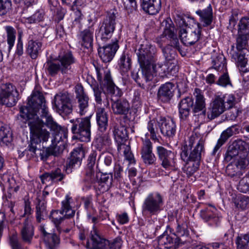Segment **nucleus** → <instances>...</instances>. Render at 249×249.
Masks as SVG:
<instances>
[{
  "mask_svg": "<svg viewBox=\"0 0 249 249\" xmlns=\"http://www.w3.org/2000/svg\"><path fill=\"white\" fill-rule=\"evenodd\" d=\"M20 117L28 122L30 127V144L27 149L32 153V155H36V144L47 142L51 138V133L45 128L47 126L54 133L48 150L50 154L56 156L59 152L61 144H58L62 140L64 131L49 114L45 98L39 90L34 89L27 106L20 108Z\"/></svg>",
  "mask_w": 249,
  "mask_h": 249,
  "instance_id": "1",
  "label": "nucleus"
},
{
  "mask_svg": "<svg viewBox=\"0 0 249 249\" xmlns=\"http://www.w3.org/2000/svg\"><path fill=\"white\" fill-rule=\"evenodd\" d=\"M135 52L142 69V78L146 82L152 80L154 76H167V65L156 63L158 57L155 46L148 43L141 44Z\"/></svg>",
  "mask_w": 249,
  "mask_h": 249,
  "instance_id": "2",
  "label": "nucleus"
},
{
  "mask_svg": "<svg viewBox=\"0 0 249 249\" xmlns=\"http://www.w3.org/2000/svg\"><path fill=\"white\" fill-rule=\"evenodd\" d=\"M189 234L187 223L183 222L178 224L176 233H164L160 235L159 237V243L164 245L167 249H176L180 244L186 242L184 238L188 237Z\"/></svg>",
  "mask_w": 249,
  "mask_h": 249,
  "instance_id": "3",
  "label": "nucleus"
},
{
  "mask_svg": "<svg viewBox=\"0 0 249 249\" xmlns=\"http://www.w3.org/2000/svg\"><path fill=\"white\" fill-rule=\"evenodd\" d=\"M57 62L48 61L46 69L52 76L55 75L58 71L62 74H69L73 71L72 65L75 59L71 52H66L58 56Z\"/></svg>",
  "mask_w": 249,
  "mask_h": 249,
  "instance_id": "4",
  "label": "nucleus"
},
{
  "mask_svg": "<svg viewBox=\"0 0 249 249\" xmlns=\"http://www.w3.org/2000/svg\"><path fill=\"white\" fill-rule=\"evenodd\" d=\"M120 239H115L112 242L102 237L97 228L93 226L90 232V239L87 242L86 247L89 249H120L121 246Z\"/></svg>",
  "mask_w": 249,
  "mask_h": 249,
  "instance_id": "5",
  "label": "nucleus"
},
{
  "mask_svg": "<svg viewBox=\"0 0 249 249\" xmlns=\"http://www.w3.org/2000/svg\"><path fill=\"white\" fill-rule=\"evenodd\" d=\"M195 141V137H190L188 144L182 147L180 157L184 161L200 163L201 154L204 151V142L203 140H199L196 146L192 149Z\"/></svg>",
  "mask_w": 249,
  "mask_h": 249,
  "instance_id": "6",
  "label": "nucleus"
},
{
  "mask_svg": "<svg viewBox=\"0 0 249 249\" xmlns=\"http://www.w3.org/2000/svg\"><path fill=\"white\" fill-rule=\"evenodd\" d=\"M116 19V16L114 11L107 13L96 35L99 45H103L111 38L115 29Z\"/></svg>",
  "mask_w": 249,
  "mask_h": 249,
  "instance_id": "7",
  "label": "nucleus"
},
{
  "mask_svg": "<svg viewBox=\"0 0 249 249\" xmlns=\"http://www.w3.org/2000/svg\"><path fill=\"white\" fill-rule=\"evenodd\" d=\"M72 123L71 128L74 137L81 142H89L90 141V121L89 117L77 118L71 120Z\"/></svg>",
  "mask_w": 249,
  "mask_h": 249,
  "instance_id": "8",
  "label": "nucleus"
},
{
  "mask_svg": "<svg viewBox=\"0 0 249 249\" xmlns=\"http://www.w3.org/2000/svg\"><path fill=\"white\" fill-rule=\"evenodd\" d=\"M163 205V198L160 193H150L143 200L142 205V214L156 215L161 211Z\"/></svg>",
  "mask_w": 249,
  "mask_h": 249,
  "instance_id": "9",
  "label": "nucleus"
},
{
  "mask_svg": "<svg viewBox=\"0 0 249 249\" xmlns=\"http://www.w3.org/2000/svg\"><path fill=\"white\" fill-rule=\"evenodd\" d=\"M72 197L70 194H67L61 202V210H54L51 212L50 217L56 225L59 224L64 218H70L74 215L75 211L72 206Z\"/></svg>",
  "mask_w": 249,
  "mask_h": 249,
  "instance_id": "10",
  "label": "nucleus"
},
{
  "mask_svg": "<svg viewBox=\"0 0 249 249\" xmlns=\"http://www.w3.org/2000/svg\"><path fill=\"white\" fill-rule=\"evenodd\" d=\"M97 79L101 86L106 87L107 91L111 96L120 97L122 95L121 90L114 83L107 68H96Z\"/></svg>",
  "mask_w": 249,
  "mask_h": 249,
  "instance_id": "11",
  "label": "nucleus"
},
{
  "mask_svg": "<svg viewBox=\"0 0 249 249\" xmlns=\"http://www.w3.org/2000/svg\"><path fill=\"white\" fill-rule=\"evenodd\" d=\"M249 145L245 141L238 140L233 142L229 146L224 159L227 162L235 157H237V160L249 159Z\"/></svg>",
  "mask_w": 249,
  "mask_h": 249,
  "instance_id": "12",
  "label": "nucleus"
},
{
  "mask_svg": "<svg viewBox=\"0 0 249 249\" xmlns=\"http://www.w3.org/2000/svg\"><path fill=\"white\" fill-rule=\"evenodd\" d=\"M201 25L194 23L192 27L182 28L179 31L180 39L186 46H190L197 42L202 37Z\"/></svg>",
  "mask_w": 249,
  "mask_h": 249,
  "instance_id": "13",
  "label": "nucleus"
},
{
  "mask_svg": "<svg viewBox=\"0 0 249 249\" xmlns=\"http://www.w3.org/2000/svg\"><path fill=\"white\" fill-rule=\"evenodd\" d=\"M53 103L57 112L60 114L68 115L72 111L71 99L67 91L57 93L54 97Z\"/></svg>",
  "mask_w": 249,
  "mask_h": 249,
  "instance_id": "14",
  "label": "nucleus"
},
{
  "mask_svg": "<svg viewBox=\"0 0 249 249\" xmlns=\"http://www.w3.org/2000/svg\"><path fill=\"white\" fill-rule=\"evenodd\" d=\"M74 89L76 100V110L81 115H84L89 109V98L84 91V88L81 85H76Z\"/></svg>",
  "mask_w": 249,
  "mask_h": 249,
  "instance_id": "15",
  "label": "nucleus"
},
{
  "mask_svg": "<svg viewBox=\"0 0 249 249\" xmlns=\"http://www.w3.org/2000/svg\"><path fill=\"white\" fill-rule=\"evenodd\" d=\"M156 152L162 167L170 169L175 166L176 156L174 152L162 146H158L156 147Z\"/></svg>",
  "mask_w": 249,
  "mask_h": 249,
  "instance_id": "16",
  "label": "nucleus"
},
{
  "mask_svg": "<svg viewBox=\"0 0 249 249\" xmlns=\"http://www.w3.org/2000/svg\"><path fill=\"white\" fill-rule=\"evenodd\" d=\"M141 154L142 160L145 165H153L156 164L157 158L153 152L152 143L148 138L142 139Z\"/></svg>",
  "mask_w": 249,
  "mask_h": 249,
  "instance_id": "17",
  "label": "nucleus"
},
{
  "mask_svg": "<svg viewBox=\"0 0 249 249\" xmlns=\"http://www.w3.org/2000/svg\"><path fill=\"white\" fill-rule=\"evenodd\" d=\"M225 107L222 104L221 98L216 95L210 104L207 111L205 109L202 113L207 116L209 120H212L219 116L226 110Z\"/></svg>",
  "mask_w": 249,
  "mask_h": 249,
  "instance_id": "18",
  "label": "nucleus"
},
{
  "mask_svg": "<svg viewBox=\"0 0 249 249\" xmlns=\"http://www.w3.org/2000/svg\"><path fill=\"white\" fill-rule=\"evenodd\" d=\"M249 164V159L236 160L233 163L227 166V174L231 178H239L243 175V170Z\"/></svg>",
  "mask_w": 249,
  "mask_h": 249,
  "instance_id": "19",
  "label": "nucleus"
},
{
  "mask_svg": "<svg viewBox=\"0 0 249 249\" xmlns=\"http://www.w3.org/2000/svg\"><path fill=\"white\" fill-rule=\"evenodd\" d=\"M98 53L102 61L104 62H110L113 58L119 48L117 41L106 46L99 45Z\"/></svg>",
  "mask_w": 249,
  "mask_h": 249,
  "instance_id": "20",
  "label": "nucleus"
},
{
  "mask_svg": "<svg viewBox=\"0 0 249 249\" xmlns=\"http://www.w3.org/2000/svg\"><path fill=\"white\" fill-rule=\"evenodd\" d=\"M85 157V151L82 147H77L71 152L69 160L66 164V171L68 173L71 172L72 169L76 165L79 166Z\"/></svg>",
  "mask_w": 249,
  "mask_h": 249,
  "instance_id": "21",
  "label": "nucleus"
},
{
  "mask_svg": "<svg viewBox=\"0 0 249 249\" xmlns=\"http://www.w3.org/2000/svg\"><path fill=\"white\" fill-rule=\"evenodd\" d=\"M174 85L170 82L162 84L159 88L157 97L158 100L163 102H169L174 96Z\"/></svg>",
  "mask_w": 249,
  "mask_h": 249,
  "instance_id": "22",
  "label": "nucleus"
},
{
  "mask_svg": "<svg viewBox=\"0 0 249 249\" xmlns=\"http://www.w3.org/2000/svg\"><path fill=\"white\" fill-rule=\"evenodd\" d=\"M98 153L96 151H92L89 156L86 172V181L95 182L96 177H95L94 165L96 163Z\"/></svg>",
  "mask_w": 249,
  "mask_h": 249,
  "instance_id": "23",
  "label": "nucleus"
},
{
  "mask_svg": "<svg viewBox=\"0 0 249 249\" xmlns=\"http://www.w3.org/2000/svg\"><path fill=\"white\" fill-rule=\"evenodd\" d=\"M94 32V28L90 26L81 31L79 35L82 46L88 49L89 52L92 51Z\"/></svg>",
  "mask_w": 249,
  "mask_h": 249,
  "instance_id": "24",
  "label": "nucleus"
},
{
  "mask_svg": "<svg viewBox=\"0 0 249 249\" xmlns=\"http://www.w3.org/2000/svg\"><path fill=\"white\" fill-rule=\"evenodd\" d=\"M95 177H96V181L95 182L87 181L88 184H95V187H97L101 193L108 191L112 185V175L110 174H104L100 175L99 179L98 176L95 174Z\"/></svg>",
  "mask_w": 249,
  "mask_h": 249,
  "instance_id": "25",
  "label": "nucleus"
},
{
  "mask_svg": "<svg viewBox=\"0 0 249 249\" xmlns=\"http://www.w3.org/2000/svg\"><path fill=\"white\" fill-rule=\"evenodd\" d=\"M159 126L161 133L164 136L170 138L175 136L176 125L173 119L163 118L160 120Z\"/></svg>",
  "mask_w": 249,
  "mask_h": 249,
  "instance_id": "26",
  "label": "nucleus"
},
{
  "mask_svg": "<svg viewBox=\"0 0 249 249\" xmlns=\"http://www.w3.org/2000/svg\"><path fill=\"white\" fill-rule=\"evenodd\" d=\"M193 106L194 99L192 97H186L179 102L178 107L179 117L181 120L187 119L190 114L191 108L193 107Z\"/></svg>",
  "mask_w": 249,
  "mask_h": 249,
  "instance_id": "27",
  "label": "nucleus"
},
{
  "mask_svg": "<svg viewBox=\"0 0 249 249\" xmlns=\"http://www.w3.org/2000/svg\"><path fill=\"white\" fill-rule=\"evenodd\" d=\"M114 158L113 155L109 152L102 153L98 156L96 162V167L99 170L107 169L113 167Z\"/></svg>",
  "mask_w": 249,
  "mask_h": 249,
  "instance_id": "28",
  "label": "nucleus"
},
{
  "mask_svg": "<svg viewBox=\"0 0 249 249\" xmlns=\"http://www.w3.org/2000/svg\"><path fill=\"white\" fill-rule=\"evenodd\" d=\"M112 132L114 139L118 144L124 142L127 140L126 128L120 122H115L113 124Z\"/></svg>",
  "mask_w": 249,
  "mask_h": 249,
  "instance_id": "29",
  "label": "nucleus"
},
{
  "mask_svg": "<svg viewBox=\"0 0 249 249\" xmlns=\"http://www.w3.org/2000/svg\"><path fill=\"white\" fill-rule=\"evenodd\" d=\"M141 6L145 13L149 15H156L161 9V0H142Z\"/></svg>",
  "mask_w": 249,
  "mask_h": 249,
  "instance_id": "30",
  "label": "nucleus"
},
{
  "mask_svg": "<svg viewBox=\"0 0 249 249\" xmlns=\"http://www.w3.org/2000/svg\"><path fill=\"white\" fill-rule=\"evenodd\" d=\"M193 94L195 98V103H194L193 110L194 113H197L205 108V99L202 91L198 89H195Z\"/></svg>",
  "mask_w": 249,
  "mask_h": 249,
  "instance_id": "31",
  "label": "nucleus"
},
{
  "mask_svg": "<svg viewBox=\"0 0 249 249\" xmlns=\"http://www.w3.org/2000/svg\"><path fill=\"white\" fill-rule=\"evenodd\" d=\"M42 43L37 40L30 39L26 46V52L32 59H36L41 52Z\"/></svg>",
  "mask_w": 249,
  "mask_h": 249,
  "instance_id": "32",
  "label": "nucleus"
},
{
  "mask_svg": "<svg viewBox=\"0 0 249 249\" xmlns=\"http://www.w3.org/2000/svg\"><path fill=\"white\" fill-rule=\"evenodd\" d=\"M196 13L199 17L200 21L203 23L204 26L210 25L213 19V9L211 4L203 10H198Z\"/></svg>",
  "mask_w": 249,
  "mask_h": 249,
  "instance_id": "33",
  "label": "nucleus"
},
{
  "mask_svg": "<svg viewBox=\"0 0 249 249\" xmlns=\"http://www.w3.org/2000/svg\"><path fill=\"white\" fill-rule=\"evenodd\" d=\"M21 235L24 242L31 243L34 235V228L31 220L28 217L23 223V226L21 230Z\"/></svg>",
  "mask_w": 249,
  "mask_h": 249,
  "instance_id": "34",
  "label": "nucleus"
},
{
  "mask_svg": "<svg viewBox=\"0 0 249 249\" xmlns=\"http://www.w3.org/2000/svg\"><path fill=\"white\" fill-rule=\"evenodd\" d=\"M161 27L163 28V34L165 36H167L171 39H176L175 46L176 47L178 46V41L177 39L176 35L175 34V27L173 25V23L170 18H167L166 19L163 20L161 23Z\"/></svg>",
  "mask_w": 249,
  "mask_h": 249,
  "instance_id": "35",
  "label": "nucleus"
},
{
  "mask_svg": "<svg viewBox=\"0 0 249 249\" xmlns=\"http://www.w3.org/2000/svg\"><path fill=\"white\" fill-rule=\"evenodd\" d=\"M91 87L94 92L96 103L99 105H102L103 103L104 107H107L109 104L106 92L103 91V89L99 88L97 84H91Z\"/></svg>",
  "mask_w": 249,
  "mask_h": 249,
  "instance_id": "36",
  "label": "nucleus"
},
{
  "mask_svg": "<svg viewBox=\"0 0 249 249\" xmlns=\"http://www.w3.org/2000/svg\"><path fill=\"white\" fill-rule=\"evenodd\" d=\"M96 121L99 127V129L101 132L105 131L108 126L107 114L104 107L97 108Z\"/></svg>",
  "mask_w": 249,
  "mask_h": 249,
  "instance_id": "37",
  "label": "nucleus"
},
{
  "mask_svg": "<svg viewBox=\"0 0 249 249\" xmlns=\"http://www.w3.org/2000/svg\"><path fill=\"white\" fill-rule=\"evenodd\" d=\"M129 108V104L125 100H117L112 104V110L116 114H126Z\"/></svg>",
  "mask_w": 249,
  "mask_h": 249,
  "instance_id": "38",
  "label": "nucleus"
},
{
  "mask_svg": "<svg viewBox=\"0 0 249 249\" xmlns=\"http://www.w3.org/2000/svg\"><path fill=\"white\" fill-rule=\"evenodd\" d=\"M245 53L237 54V63L241 71H249V50H245Z\"/></svg>",
  "mask_w": 249,
  "mask_h": 249,
  "instance_id": "39",
  "label": "nucleus"
},
{
  "mask_svg": "<svg viewBox=\"0 0 249 249\" xmlns=\"http://www.w3.org/2000/svg\"><path fill=\"white\" fill-rule=\"evenodd\" d=\"M212 63L213 68L219 71H226L227 63L225 56L222 54H218L212 57Z\"/></svg>",
  "mask_w": 249,
  "mask_h": 249,
  "instance_id": "40",
  "label": "nucleus"
},
{
  "mask_svg": "<svg viewBox=\"0 0 249 249\" xmlns=\"http://www.w3.org/2000/svg\"><path fill=\"white\" fill-rule=\"evenodd\" d=\"M36 206V218L38 222H40L43 217L47 214L46 201L42 197H37Z\"/></svg>",
  "mask_w": 249,
  "mask_h": 249,
  "instance_id": "41",
  "label": "nucleus"
},
{
  "mask_svg": "<svg viewBox=\"0 0 249 249\" xmlns=\"http://www.w3.org/2000/svg\"><path fill=\"white\" fill-rule=\"evenodd\" d=\"M6 34V42L8 45V50L10 52L14 46L17 32L16 29L11 26H6L4 27Z\"/></svg>",
  "mask_w": 249,
  "mask_h": 249,
  "instance_id": "42",
  "label": "nucleus"
},
{
  "mask_svg": "<svg viewBox=\"0 0 249 249\" xmlns=\"http://www.w3.org/2000/svg\"><path fill=\"white\" fill-rule=\"evenodd\" d=\"M249 39V35H241L238 33L236 43V49L238 51L237 54L245 53V50H248L247 47L248 46Z\"/></svg>",
  "mask_w": 249,
  "mask_h": 249,
  "instance_id": "43",
  "label": "nucleus"
},
{
  "mask_svg": "<svg viewBox=\"0 0 249 249\" xmlns=\"http://www.w3.org/2000/svg\"><path fill=\"white\" fill-rule=\"evenodd\" d=\"M12 141V133L10 128L7 126L0 124V143L8 145Z\"/></svg>",
  "mask_w": 249,
  "mask_h": 249,
  "instance_id": "44",
  "label": "nucleus"
},
{
  "mask_svg": "<svg viewBox=\"0 0 249 249\" xmlns=\"http://www.w3.org/2000/svg\"><path fill=\"white\" fill-rule=\"evenodd\" d=\"M6 96H0V103L5 105L8 107H12L16 105L18 100V93L15 91L11 94L5 95Z\"/></svg>",
  "mask_w": 249,
  "mask_h": 249,
  "instance_id": "45",
  "label": "nucleus"
},
{
  "mask_svg": "<svg viewBox=\"0 0 249 249\" xmlns=\"http://www.w3.org/2000/svg\"><path fill=\"white\" fill-rule=\"evenodd\" d=\"M160 122H157L155 119L148 121L147 125V129L150 132V138L154 141L158 140L157 135L159 133V124Z\"/></svg>",
  "mask_w": 249,
  "mask_h": 249,
  "instance_id": "46",
  "label": "nucleus"
},
{
  "mask_svg": "<svg viewBox=\"0 0 249 249\" xmlns=\"http://www.w3.org/2000/svg\"><path fill=\"white\" fill-rule=\"evenodd\" d=\"M46 246L49 249H55L58 246L60 240L58 236L54 233L48 235L44 239Z\"/></svg>",
  "mask_w": 249,
  "mask_h": 249,
  "instance_id": "47",
  "label": "nucleus"
},
{
  "mask_svg": "<svg viewBox=\"0 0 249 249\" xmlns=\"http://www.w3.org/2000/svg\"><path fill=\"white\" fill-rule=\"evenodd\" d=\"M217 96L221 98L222 104L225 107V110L231 108L235 105V98L233 94H226Z\"/></svg>",
  "mask_w": 249,
  "mask_h": 249,
  "instance_id": "48",
  "label": "nucleus"
},
{
  "mask_svg": "<svg viewBox=\"0 0 249 249\" xmlns=\"http://www.w3.org/2000/svg\"><path fill=\"white\" fill-rule=\"evenodd\" d=\"M131 58L128 54L123 53L118 62L120 69L123 72H126L131 67Z\"/></svg>",
  "mask_w": 249,
  "mask_h": 249,
  "instance_id": "49",
  "label": "nucleus"
},
{
  "mask_svg": "<svg viewBox=\"0 0 249 249\" xmlns=\"http://www.w3.org/2000/svg\"><path fill=\"white\" fill-rule=\"evenodd\" d=\"M240 128L237 125H232L227 128L221 134L220 138L222 141L225 142L231 137L239 132Z\"/></svg>",
  "mask_w": 249,
  "mask_h": 249,
  "instance_id": "50",
  "label": "nucleus"
},
{
  "mask_svg": "<svg viewBox=\"0 0 249 249\" xmlns=\"http://www.w3.org/2000/svg\"><path fill=\"white\" fill-rule=\"evenodd\" d=\"M210 206L212 208L207 207L201 210L200 211V215L205 221H208L215 218L214 213L216 211V209L211 205H210Z\"/></svg>",
  "mask_w": 249,
  "mask_h": 249,
  "instance_id": "51",
  "label": "nucleus"
},
{
  "mask_svg": "<svg viewBox=\"0 0 249 249\" xmlns=\"http://www.w3.org/2000/svg\"><path fill=\"white\" fill-rule=\"evenodd\" d=\"M236 243L237 249H249V231L246 234L238 236Z\"/></svg>",
  "mask_w": 249,
  "mask_h": 249,
  "instance_id": "52",
  "label": "nucleus"
},
{
  "mask_svg": "<svg viewBox=\"0 0 249 249\" xmlns=\"http://www.w3.org/2000/svg\"><path fill=\"white\" fill-rule=\"evenodd\" d=\"M222 72L223 73L219 76L218 80L216 81L215 84L224 88L228 87H232V85L231 81L228 72L225 71Z\"/></svg>",
  "mask_w": 249,
  "mask_h": 249,
  "instance_id": "53",
  "label": "nucleus"
},
{
  "mask_svg": "<svg viewBox=\"0 0 249 249\" xmlns=\"http://www.w3.org/2000/svg\"><path fill=\"white\" fill-rule=\"evenodd\" d=\"M162 52L166 61L172 60L176 56V50L171 45L162 48Z\"/></svg>",
  "mask_w": 249,
  "mask_h": 249,
  "instance_id": "54",
  "label": "nucleus"
},
{
  "mask_svg": "<svg viewBox=\"0 0 249 249\" xmlns=\"http://www.w3.org/2000/svg\"><path fill=\"white\" fill-rule=\"evenodd\" d=\"M44 11L42 10L37 11L34 14L26 18V21L30 24L36 23L43 21L44 18Z\"/></svg>",
  "mask_w": 249,
  "mask_h": 249,
  "instance_id": "55",
  "label": "nucleus"
},
{
  "mask_svg": "<svg viewBox=\"0 0 249 249\" xmlns=\"http://www.w3.org/2000/svg\"><path fill=\"white\" fill-rule=\"evenodd\" d=\"M238 27V34L249 35V18H242Z\"/></svg>",
  "mask_w": 249,
  "mask_h": 249,
  "instance_id": "56",
  "label": "nucleus"
},
{
  "mask_svg": "<svg viewBox=\"0 0 249 249\" xmlns=\"http://www.w3.org/2000/svg\"><path fill=\"white\" fill-rule=\"evenodd\" d=\"M98 148H107L111 144V140L108 134H105L97 140Z\"/></svg>",
  "mask_w": 249,
  "mask_h": 249,
  "instance_id": "57",
  "label": "nucleus"
},
{
  "mask_svg": "<svg viewBox=\"0 0 249 249\" xmlns=\"http://www.w3.org/2000/svg\"><path fill=\"white\" fill-rule=\"evenodd\" d=\"M237 189L243 193H246L249 191V175H246L240 180Z\"/></svg>",
  "mask_w": 249,
  "mask_h": 249,
  "instance_id": "58",
  "label": "nucleus"
},
{
  "mask_svg": "<svg viewBox=\"0 0 249 249\" xmlns=\"http://www.w3.org/2000/svg\"><path fill=\"white\" fill-rule=\"evenodd\" d=\"M186 162V165L184 168V172L188 177H191L197 171L199 166V163L189 161Z\"/></svg>",
  "mask_w": 249,
  "mask_h": 249,
  "instance_id": "59",
  "label": "nucleus"
},
{
  "mask_svg": "<svg viewBox=\"0 0 249 249\" xmlns=\"http://www.w3.org/2000/svg\"><path fill=\"white\" fill-rule=\"evenodd\" d=\"M11 0H0V16L5 15L12 9Z\"/></svg>",
  "mask_w": 249,
  "mask_h": 249,
  "instance_id": "60",
  "label": "nucleus"
},
{
  "mask_svg": "<svg viewBox=\"0 0 249 249\" xmlns=\"http://www.w3.org/2000/svg\"><path fill=\"white\" fill-rule=\"evenodd\" d=\"M22 32H18V41L16 45V54L19 56L23 54V43L22 41Z\"/></svg>",
  "mask_w": 249,
  "mask_h": 249,
  "instance_id": "61",
  "label": "nucleus"
},
{
  "mask_svg": "<svg viewBox=\"0 0 249 249\" xmlns=\"http://www.w3.org/2000/svg\"><path fill=\"white\" fill-rule=\"evenodd\" d=\"M83 3V1L82 0V4L80 5L74 4L73 5H70L69 4H66L70 7L71 10L74 12V15L75 16L74 20L76 22H80V20L81 19L82 14L80 9L79 8V7L82 6Z\"/></svg>",
  "mask_w": 249,
  "mask_h": 249,
  "instance_id": "62",
  "label": "nucleus"
},
{
  "mask_svg": "<svg viewBox=\"0 0 249 249\" xmlns=\"http://www.w3.org/2000/svg\"><path fill=\"white\" fill-rule=\"evenodd\" d=\"M15 91H18L16 88L10 83L5 84L2 87V92L0 96H6L5 95L11 94Z\"/></svg>",
  "mask_w": 249,
  "mask_h": 249,
  "instance_id": "63",
  "label": "nucleus"
},
{
  "mask_svg": "<svg viewBox=\"0 0 249 249\" xmlns=\"http://www.w3.org/2000/svg\"><path fill=\"white\" fill-rule=\"evenodd\" d=\"M10 244L12 249H28L20 245L17 235H13L10 237Z\"/></svg>",
  "mask_w": 249,
  "mask_h": 249,
  "instance_id": "64",
  "label": "nucleus"
}]
</instances>
